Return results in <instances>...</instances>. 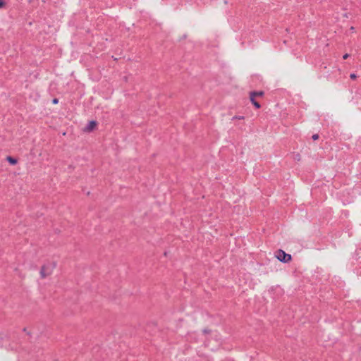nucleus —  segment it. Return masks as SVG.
I'll return each mask as SVG.
<instances>
[{"mask_svg": "<svg viewBox=\"0 0 361 361\" xmlns=\"http://www.w3.org/2000/svg\"><path fill=\"white\" fill-rule=\"evenodd\" d=\"M54 265H51L49 264H43L39 269V276L41 279H46L47 277L51 276L53 273Z\"/></svg>", "mask_w": 361, "mask_h": 361, "instance_id": "obj_1", "label": "nucleus"}, {"mask_svg": "<svg viewBox=\"0 0 361 361\" xmlns=\"http://www.w3.org/2000/svg\"><path fill=\"white\" fill-rule=\"evenodd\" d=\"M276 259L281 262H288L291 260V255L289 254H286L283 250H279L276 252Z\"/></svg>", "mask_w": 361, "mask_h": 361, "instance_id": "obj_2", "label": "nucleus"}, {"mask_svg": "<svg viewBox=\"0 0 361 361\" xmlns=\"http://www.w3.org/2000/svg\"><path fill=\"white\" fill-rule=\"evenodd\" d=\"M264 94V92H252L250 93V101L252 103V104L257 109L260 107L259 104L255 100V96H262Z\"/></svg>", "mask_w": 361, "mask_h": 361, "instance_id": "obj_3", "label": "nucleus"}, {"mask_svg": "<svg viewBox=\"0 0 361 361\" xmlns=\"http://www.w3.org/2000/svg\"><path fill=\"white\" fill-rule=\"evenodd\" d=\"M97 123L94 121H90L87 125L84 128V132L89 133L94 130L96 128Z\"/></svg>", "mask_w": 361, "mask_h": 361, "instance_id": "obj_4", "label": "nucleus"}, {"mask_svg": "<svg viewBox=\"0 0 361 361\" xmlns=\"http://www.w3.org/2000/svg\"><path fill=\"white\" fill-rule=\"evenodd\" d=\"M7 160L11 164H16L17 163V161L10 157L7 158Z\"/></svg>", "mask_w": 361, "mask_h": 361, "instance_id": "obj_5", "label": "nucleus"}, {"mask_svg": "<svg viewBox=\"0 0 361 361\" xmlns=\"http://www.w3.org/2000/svg\"><path fill=\"white\" fill-rule=\"evenodd\" d=\"M5 6V2L4 0H0V8H3Z\"/></svg>", "mask_w": 361, "mask_h": 361, "instance_id": "obj_6", "label": "nucleus"}, {"mask_svg": "<svg viewBox=\"0 0 361 361\" xmlns=\"http://www.w3.org/2000/svg\"><path fill=\"white\" fill-rule=\"evenodd\" d=\"M312 138H313V140H317V139H318V135H317V134H316V135H314L312 136Z\"/></svg>", "mask_w": 361, "mask_h": 361, "instance_id": "obj_7", "label": "nucleus"}, {"mask_svg": "<svg viewBox=\"0 0 361 361\" xmlns=\"http://www.w3.org/2000/svg\"><path fill=\"white\" fill-rule=\"evenodd\" d=\"M58 102H59V100H58L57 99H53V103H54V104H58Z\"/></svg>", "mask_w": 361, "mask_h": 361, "instance_id": "obj_8", "label": "nucleus"}, {"mask_svg": "<svg viewBox=\"0 0 361 361\" xmlns=\"http://www.w3.org/2000/svg\"><path fill=\"white\" fill-rule=\"evenodd\" d=\"M350 78H353V79H355L356 78V75L355 74L353 73L350 75Z\"/></svg>", "mask_w": 361, "mask_h": 361, "instance_id": "obj_9", "label": "nucleus"}, {"mask_svg": "<svg viewBox=\"0 0 361 361\" xmlns=\"http://www.w3.org/2000/svg\"><path fill=\"white\" fill-rule=\"evenodd\" d=\"M348 57V54H345L343 56V59H347Z\"/></svg>", "mask_w": 361, "mask_h": 361, "instance_id": "obj_10", "label": "nucleus"}]
</instances>
